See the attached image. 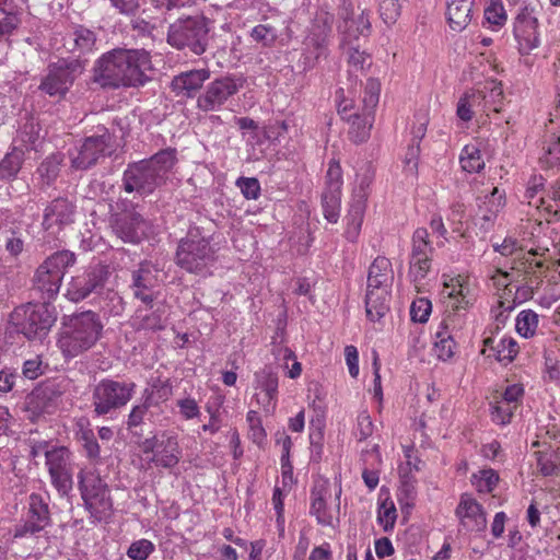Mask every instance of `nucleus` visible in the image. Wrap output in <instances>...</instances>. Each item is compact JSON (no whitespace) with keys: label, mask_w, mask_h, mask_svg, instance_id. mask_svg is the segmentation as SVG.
<instances>
[{"label":"nucleus","mask_w":560,"mask_h":560,"mask_svg":"<svg viewBox=\"0 0 560 560\" xmlns=\"http://www.w3.org/2000/svg\"><path fill=\"white\" fill-rule=\"evenodd\" d=\"M61 156L59 154L49 155L38 167V174L46 184H50L59 173Z\"/></svg>","instance_id":"63"},{"label":"nucleus","mask_w":560,"mask_h":560,"mask_svg":"<svg viewBox=\"0 0 560 560\" xmlns=\"http://www.w3.org/2000/svg\"><path fill=\"white\" fill-rule=\"evenodd\" d=\"M10 322L27 339H42L56 322V315L54 308L47 304L27 303L11 313Z\"/></svg>","instance_id":"7"},{"label":"nucleus","mask_w":560,"mask_h":560,"mask_svg":"<svg viewBox=\"0 0 560 560\" xmlns=\"http://www.w3.org/2000/svg\"><path fill=\"white\" fill-rule=\"evenodd\" d=\"M161 271L150 261H144L133 273L135 295L143 303L152 302L151 289L161 280Z\"/></svg>","instance_id":"31"},{"label":"nucleus","mask_w":560,"mask_h":560,"mask_svg":"<svg viewBox=\"0 0 560 560\" xmlns=\"http://www.w3.org/2000/svg\"><path fill=\"white\" fill-rule=\"evenodd\" d=\"M215 261V248L211 245L210 235L200 228L189 229L187 235L180 240L176 262L188 272L207 276Z\"/></svg>","instance_id":"5"},{"label":"nucleus","mask_w":560,"mask_h":560,"mask_svg":"<svg viewBox=\"0 0 560 560\" xmlns=\"http://www.w3.org/2000/svg\"><path fill=\"white\" fill-rule=\"evenodd\" d=\"M154 549V544L151 540L142 538L133 541L129 546L127 556L131 560H147Z\"/></svg>","instance_id":"64"},{"label":"nucleus","mask_w":560,"mask_h":560,"mask_svg":"<svg viewBox=\"0 0 560 560\" xmlns=\"http://www.w3.org/2000/svg\"><path fill=\"white\" fill-rule=\"evenodd\" d=\"M441 295L445 299L446 314H462L475 302L477 295L476 279L468 275H443ZM465 316V314L463 313Z\"/></svg>","instance_id":"9"},{"label":"nucleus","mask_w":560,"mask_h":560,"mask_svg":"<svg viewBox=\"0 0 560 560\" xmlns=\"http://www.w3.org/2000/svg\"><path fill=\"white\" fill-rule=\"evenodd\" d=\"M110 140L112 137L108 132L86 138L80 149L71 154L72 167L86 170L94 165L100 158L110 153Z\"/></svg>","instance_id":"25"},{"label":"nucleus","mask_w":560,"mask_h":560,"mask_svg":"<svg viewBox=\"0 0 560 560\" xmlns=\"http://www.w3.org/2000/svg\"><path fill=\"white\" fill-rule=\"evenodd\" d=\"M474 0H448L447 20L453 31H463L471 21Z\"/></svg>","instance_id":"37"},{"label":"nucleus","mask_w":560,"mask_h":560,"mask_svg":"<svg viewBox=\"0 0 560 560\" xmlns=\"http://www.w3.org/2000/svg\"><path fill=\"white\" fill-rule=\"evenodd\" d=\"M75 256L68 250L57 252L49 256L37 269L35 284L47 298L58 293L67 269L73 266Z\"/></svg>","instance_id":"12"},{"label":"nucleus","mask_w":560,"mask_h":560,"mask_svg":"<svg viewBox=\"0 0 560 560\" xmlns=\"http://www.w3.org/2000/svg\"><path fill=\"white\" fill-rule=\"evenodd\" d=\"M432 252L427 229H417L412 235L408 268V279L417 290L420 289L422 280L431 270Z\"/></svg>","instance_id":"14"},{"label":"nucleus","mask_w":560,"mask_h":560,"mask_svg":"<svg viewBox=\"0 0 560 560\" xmlns=\"http://www.w3.org/2000/svg\"><path fill=\"white\" fill-rule=\"evenodd\" d=\"M375 172L369 164L363 165L355 174L354 184L350 197V202L368 206V199L371 194V186L374 180Z\"/></svg>","instance_id":"38"},{"label":"nucleus","mask_w":560,"mask_h":560,"mask_svg":"<svg viewBox=\"0 0 560 560\" xmlns=\"http://www.w3.org/2000/svg\"><path fill=\"white\" fill-rule=\"evenodd\" d=\"M481 148L482 142L475 140L462 149L459 163L465 172L479 173L483 170L485 160L481 153Z\"/></svg>","instance_id":"43"},{"label":"nucleus","mask_w":560,"mask_h":560,"mask_svg":"<svg viewBox=\"0 0 560 560\" xmlns=\"http://www.w3.org/2000/svg\"><path fill=\"white\" fill-rule=\"evenodd\" d=\"M500 284L505 287V290L509 293L514 291V303H523L532 298L533 290L527 284H521L517 279H515V273L503 272L500 275L498 280Z\"/></svg>","instance_id":"48"},{"label":"nucleus","mask_w":560,"mask_h":560,"mask_svg":"<svg viewBox=\"0 0 560 560\" xmlns=\"http://www.w3.org/2000/svg\"><path fill=\"white\" fill-rule=\"evenodd\" d=\"M45 457L52 486L67 495L73 485L71 452L65 446L52 447L45 451Z\"/></svg>","instance_id":"17"},{"label":"nucleus","mask_w":560,"mask_h":560,"mask_svg":"<svg viewBox=\"0 0 560 560\" xmlns=\"http://www.w3.org/2000/svg\"><path fill=\"white\" fill-rule=\"evenodd\" d=\"M246 422L248 424V439L261 447L266 442L267 433L258 412L249 410L246 415Z\"/></svg>","instance_id":"55"},{"label":"nucleus","mask_w":560,"mask_h":560,"mask_svg":"<svg viewBox=\"0 0 560 560\" xmlns=\"http://www.w3.org/2000/svg\"><path fill=\"white\" fill-rule=\"evenodd\" d=\"M140 450L148 463L158 468L172 469L182 458L178 435L172 430L162 431L140 443Z\"/></svg>","instance_id":"8"},{"label":"nucleus","mask_w":560,"mask_h":560,"mask_svg":"<svg viewBox=\"0 0 560 560\" xmlns=\"http://www.w3.org/2000/svg\"><path fill=\"white\" fill-rule=\"evenodd\" d=\"M366 207L364 205H359L358 202H348V210L345 217V237L349 242H355L360 235Z\"/></svg>","instance_id":"42"},{"label":"nucleus","mask_w":560,"mask_h":560,"mask_svg":"<svg viewBox=\"0 0 560 560\" xmlns=\"http://www.w3.org/2000/svg\"><path fill=\"white\" fill-rule=\"evenodd\" d=\"M257 388L264 393L262 405L266 410L273 409L278 394V376L272 371L264 369L255 374Z\"/></svg>","instance_id":"39"},{"label":"nucleus","mask_w":560,"mask_h":560,"mask_svg":"<svg viewBox=\"0 0 560 560\" xmlns=\"http://www.w3.org/2000/svg\"><path fill=\"white\" fill-rule=\"evenodd\" d=\"M176 162V151L165 149L149 160L129 165L124 172L122 185L127 192L148 195L159 187Z\"/></svg>","instance_id":"2"},{"label":"nucleus","mask_w":560,"mask_h":560,"mask_svg":"<svg viewBox=\"0 0 560 560\" xmlns=\"http://www.w3.org/2000/svg\"><path fill=\"white\" fill-rule=\"evenodd\" d=\"M539 317L533 310L521 311L515 318V329L520 336L529 339L537 331Z\"/></svg>","instance_id":"50"},{"label":"nucleus","mask_w":560,"mask_h":560,"mask_svg":"<svg viewBox=\"0 0 560 560\" xmlns=\"http://www.w3.org/2000/svg\"><path fill=\"white\" fill-rule=\"evenodd\" d=\"M135 392L133 383L103 380L93 393L94 410L97 415H107L112 410L125 406Z\"/></svg>","instance_id":"13"},{"label":"nucleus","mask_w":560,"mask_h":560,"mask_svg":"<svg viewBox=\"0 0 560 560\" xmlns=\"http://www.w3.org/2000/svg\"><path fill=\"white\" fill-rule=\"evenodd\" d=\"M338 114L348 124V136L354 143L365 142L370 138L374 114L362 109L355 110L352 101L342 100L338 104Z\"/></svg>","instance_id":"21"},{"label":"nucleus","mask_w":560,"mask_h":560,"mask_svg":"<svg viewBox=\"0 0 560 560\" xmlns=\"http://www.w3.org/2000/svg\"><path fill=\"white\" fill-rule=\"evenodd\" d=\"M149 224L138 213H129L118 218L114 231L119 238L127 243H139L145 235Z\"/></svg>","instance_id":"30"},{"label":"nucleus","mask_w":560,"mask_h":560,"mask_svg":"<svg viewBox=\"0 0 560 560\" xmlns=\"http://www.w3.org/2000/svg\"><path fill=\"white\" fill-rule=\"evenodd\" d=\"M524 397L525 385L522 382H508L491 402L492 421L500 425L510 423L514 412L522 406Z\"/></svg>","instance_id":"15"},{"label":"nucleus","mask_w":560,"mask_h":560,"mask_svg":"<svg viewBox=\"0 0 560 560\" xmlns=\"http://www.w3.org/2000/svg\"><path fill=\"white\" fill-rule=\"evenodd\" d=\"M431 312L432 303L428 298H418L410 305V318L415 323H427Z\"/></svg>","instance_id":"61"},{"label":"nucleus","mask_w":560,"mask_h":560,"mask_svg":"<svg viewBox=\"0 0 560 560\" xmlns=\"http://www.w3.org/2000/svg\"><path fill=\"white\" fill-rule=\"evenodd\" d=\"M243 86V80L223 77L209 84L205 94L199 96L198 106L202 110L219 109L232 95Z\"/></svg>","instance_id":"23"},{"label":"nucleus","mask_w":560,"mask_h":560,"mask_svg":"<svg viewBox=\"0 0 560 560\" xmlns=\"http://www.w3.org/2000/svg\"><path fill=\"white\" fill-rule=\"evenodd\" d=\"M497 359L504 363H511L518 353V345L512 337L504 336L500 339L497 347Z\"/></svg>","instance_id":"58"},{"label":"nucleus","mask_w":560,"mask_h":560,"mask_svg":"<svg viewBox=\"0 0 560 560\" xmlns=\"http://www.w3.org/2000/svg\"><path fill=\"white\" fill-rule=\"evenodd\" d=\"M545 187V178L541 175H534L527 183L525 198L529 206L537 210L545 209L547 200L542 196Z\"/></svg>","instance_id":"51"},{"label":"nucleus","mask_w":560,"mask_h":560,"mask_svg":"<svg viewBox=\"0 0 560 560\" xmlns=\"http://www.w3.org/2000/svg\"><path fill=\"white\" fill-rule=\"evenodd\" d=\"M25 151L14 145L0 162V178L11 179L16 176L24 161Z\"/></svg>","instance_id":"47"},{"label":"nucleus","mask_w":560,"mask_h":560,"mask_svg":"<svg viewBox=\"0 0 560 560\" xmlns=\"http://www.w3.org/2000/svg\"><path fill=\"white\" fill-rule=\"evenodd\" d=\"M480 100L477 91H466L457 101L456 117L463 122L471 121L476 112H480Z\"/></svg>","instance_id":"46"},{"label":"nucleus","mask_w":560,"mask_h":560,"mask_svg":"<svg viewBox=\"0 0 560 560\" xmlns=\"http://www.w3.org/2000/svg\"><path fill=\"white\" fill-rule=\"evenodd\" d=\"M75 207L66 198H57L44 209L42 226L45 232L56 236L74 221Z\"/></svg>","instance_id":"26"},{"label":"nucleus","mask_w":560,"mask_h":560,"mask_svg":"<svg viewBox=\"0 0 560 560\" xmlns=\"http://www.w3.org/2000/svg\"><path fill=\"white\" fill-rule=\"evenodd\" d=\"M342 34V45L347 47L348 63L351 71H364L372 65V59L365 51L359 50L357 47L351 46V39H357L360 36H368L371 30L369 15L364 10H361L355 15L353 9L348 7L343 8L342 22L338 26Z\"/></svg>","instance_id":"6"},{"label":"nucleus","mask_w":560,"mask_h":560,"mask_svg":"<svg viewBox=\"0 0 560 560\" xmlns=\"http://www.w3.org/2000/svg\"><path fill=\"white\" fill-rule=\"evenodd\" d=\"M49 524L48 505L40 494L28 498V513L23 524L16 526L14 537H24L43 530Z\"/></svg>","instance_id":"29"},{"label":"nucleus","mask_w":560,"mask_h":560,"mask_svg":"<svg viewBox=\"0 0 560 560\" xmlns=\"http://www.w3.org/2000/svg\"><path fill=\"white\" fill-rule=\"evenodd\" d=\"M19 140L26 150H37L40 141V127L34 120H30L19 131Z\"/></svg>","instance_id":"56"},{"label":"nucleus","mask_w":560,"mask_h":560,"mask_svg":"<svg viewBox=\"0 0 560 560\" xmlns=\"http://www.w3.org/2000/svg\"><path fill=\"white\" fill-rule=\"evenodd\" d=\"M381 92V83L378 80L370 78L364 86V94L362 98L364 110L373 113L374 108L378 104Z\"/></svg>","instance_id":"62"},{"label":"nucleus","mask_w":560,"mask_h":560,"mask_svg":"<svg viewBox=\"0 0 560 560\" xmlns=\"http://www.w3.org/2000/svg\"><path fill=\"white\" fill-rule=\"evenodd\" d=\"M85 493V498L82 500L91 516L97 522L106 521L112 515L113 511V502L109 492L93 495H89L86 491Z\"/></svg>","instance_id":"40"},{"label":"nucleus","mask_w":560,"mask_h":560,"mask_svg":"<svg viewBox=\"0 0 560 560\" xmlns=\"http://www.w3.org/2000/svg\"><path fill=\"white\" fill-rule=\"evenodd\" d=\"M78 479L82 499L85 498V491L89 492V495L109 492L107 485L92 467L81 468Z\"/></svg>","instance_id":"44"},{"label":"nucleus","mask_w":560,"mask_h":560,"mask_svg":"<svg viewBox=\"0 0 560 560\" xmlns=\"http://www.w3.org/2000/svg\"><path fill=\"white\" fill-rule=\"evenodd\" d=\"M394 280L392 262L384 256L376 257L369 268L365 311L370 320H380L389 311Z\"/></svg>","instance_id":"4"},{"label":"nucleus","mask_w":560,"mask_h":560,"mask_svg":"<svg viewBox=\"0 0 560 560\" xmlns=\"http://www.w3.org/2000/svg\"><path fill=\"white\" fill-rule=\"evenodd\" d=\"M506 12L501 0H488L485 21L492 31L500 30L506 22Z\"/></svg>","instance_id":"52"},{"label":"nucleus","mask_w":560,"mask_h":560,"mask_svg":"<svg viewBox=\"0 0 560 560\" xmlns=\"http://www.w3.org/2000/svg\"><path fill=\"white\" fill-rule=\"evenodd\" d=\"M397 510L394 501L389 497L380 499L377 506V524L384 529V532H390L394 529L397 521Z\"/></svg>","instance_id":"49"},{"label":"nucleus","mask_w":560,"mask_h":560,"mask_svg":"<svg viewBox=\"0 0 560 560\" xmlns=\"http://www.w3.org/2000/svg\"><path fill=\"white\" fill-rule=\"evenodd\" d=\"M167 42L177 49L189 48L194 54L205 52L208 27L201 18H188L171 25Z\"/></svg>","instance_id":"11"},{"label":"nucleus","mask_w":560,"mask_h":560,"mask_svg":"<svg viewBox=\"0 0 560 560\" xmlns=\"http://www.w3.org/2000/svg\"><path fill=\"white\" fill-rule=\"evenodd\" d=\"M127 61L122 66L125 86H140L149 81L154 66L150 54L144 49H124Z\"/></svg>","instance_id":"20"},{"label":"nucleus","mask_w":560,"mask_h":560,"mask_svg":"<svg viewBox=\"0 0 560 560\" xmlns=\"http://www.w3.org/2000/svg\"><path fill=\"white\" fill-rule=\"evenodd\" d=\"M85 493V498L82 500L91 516L97 522L106 521L112 515L113 511V502L109 492L93 495H89L86 491Z\"/></svg>","instance_id":"41"},{"label":"nucleus","mask_w":560,"mask_h":560,"mask_svg":"<svg viewBox=\"0 0 560 560\" xmlns=\"http://www.w3.org/2000/svg\"><path fill=\"white\" fill-rule=\"evenodd\" d=\"M103 327L100 316L92 311L74 314L63 322L58 347L65 357H78L97 342Z\"/></svg>","instance_id":"3"},{"label":"nucleus","mask_w":560,"mask_h":560,"mask_svg":"<svg viewBox=\"0 0 560 560\" xmlns=\"http://www.w3.org/2000/svg\"><path fill=\"white\" fill-rule=\"evenodd\" d=\"M331 24L332 16L329 13L325 12L317 15L315 24L305 39L306 48H313V50L310 51L311 58L317 59L324 54Z\"/></svg>","instance_id":"32"},{"label":"nucleus","mask_w":560,"mask_h":560,"mask_svg":"<svg viewBox=\"0 0 560 560\" xmlns=\"http://www.w3.org/2000/svg\"><path fill=\"white\" fill-rule=\"evenodd\" d=\"M95 34L83 26L75 27L63 39L65 49L78 56L92 52L95 49Z\"/></svg>","instance_id":"33"},{"label":"nucleus","mask_w":560,"mask_h":560,"mask_svg":"<svg viewBox=\"0 0 560 560\" xmlns=\"http://www.w3.org/2000/svg\"><path fill=\"white\" fill-rule=\"evenodd\" d=\"M336 487L335 497L328 480L316 482L312 489L310 513L322 526L334 528L339 523L341 485Z\"/></svg>","instance_id":"10"},{"label":"nucleus","mask_w":560,"mask_h":560,"mask_svg":"<svg viewBox=\"0 0 560 560\" xmlns=\"http://www.w3.org/2000/svg\"><path fill=\"white\" fill-rule=\"evenodd\" d=\"M171 387L167 383L158 381L144 390V399L148 405H159L168 399Z\"/></svg>","instance_id":"60"},{"label":"nucleus","mask_w":560,"mask_h":560,"mask_svg":"<svg viewBox=\"0 0 560 560\" xmlns=\"http://www.w3.org/2000/svg\"><path fill=\"white\" fill-rule=\"evenodd\" d=\"M72 82L73 78L68 68L61 66L51 67L39 88L50 96H61L69 90Z\"/></svg>","instance_id":"35"},{"label":"nucleus","mask_w":560,"mask_h":560,"mask_svg":"<svg viewBox=\"0 0 560 560\" xmlns=\"http://www.w3.org/2000/svg\"><path fill=\"white\" fill-rule=\"evenodd\" d=\"M20 20L15 11L13 2L8 1L7 4L0 0V42L10 35L19 25Z\"/></svg>","instance_id":"53"},{"label":"nucleus","mask_w":560,"mask_h":560,"mask_svg":"<svg viewBox=\"0 0 560 560\" xmlns=\"http://www.w3.org/2000/svg\"><path fill=\"white\" fill-rule=\"evenodd\" d=\"M455 514L459 526L466 532L481 533L487 528V514L471 494H462Z\"/></svg>","instance_id":"28"},{"label":"nucleus","mask_w":560,"mask_h":560,"mask_svg":"<svg viewBox=\"0 0 560 560\" xmlns=\"http://www.w3.org/2000/svg\"><path fill=\"white\" fill-rule=\"evenodd\" d=\"M126 61L124 49H114L104 54L95 63L94 81L103 88L125 86L122 66Z\"/></svg>","instance_id":"19"},{"label":"nucleus","mask_w":560,"mask_h":560,"mask_svg":"<svg viewBox=\"0 0 560 560\" xmlns=\"http://www.w3.org/2000/svg\"><path fill=\"white\" fill-rule=\"evenodd\" d=\"M106 275L104 266H95L84 273L73 277L68 284L66 296L72 302H80L91 293L98 292L104 285Z\"/></svg>","instance_id":"24"},{"label":"nucleus","mask_w":560,"mask_h":560,"mask_svg":"<svg viewBox=\"0 0 560 560\" xmlns=\"http://www.w3.org/2000/svg\"><path fill=\"white\" fill-rule=\"evenodd\" d=\"M544 225L537 220L523 222L517 235H508L502 244L494 245V250L503 256L515 255L525 272L535 273L545 265L544 256L549 250V241L541 237Z\"/></svg>","instance_id":"1"},{"label":"nucleus","mask_w":560,"mask_h":560,"mask_svg":"<svg viewBox=\"0 0 560 560\" xmlns=\"http://www.w3.org/2000/svg\"><path fill=\"white\" fill-rule=\"evenodd\" d=\"M539 163L545 168L560 167V130L549 135L544 141Z\"/></svg>","instance_id":"45"},{"label":"nucleus","mask_w":560,"mask_h":560,"mask_svg":"<svg viewBox=\"0 0 560 560\" xmlns=\"http://www.w3.org/2000/svg\"><path fill=\"white\" fill-rule=\"evenodd\" d=\"M405 462L398 466L399 478H413V472L419 470V458L412 445L402 447Z\"/></svg>","instance_id":"59"},{"label":"nucleus","mask_w":560,"mask_h":560,"mask_svg":"<svg viewBox=\"0 0 560 560\" xmlns=\"http://www.w3.org/2000/svg\"><path fill=\"white\" fill-rule=\"evenodd\" d=\"M342 185L341 166L339 162L331 160L328 164L325 188L322 195L323 213L330 223H337L340 217Z\"/></svg>","instance_id":"18"},{"label":"nucleus","mask_w":560,"mask_h":560,"mask_svg":"<svg viewBox=\"0 0 560 560\" xmlns=\"http://www.w3.org/2000/svg\"><path fill=\"white\" fill-rule=\"evenodd\" d=\"M499 482V475L495 470L481 469L471 476V483L479 493L491 492Z\"/></svg>","instance_id":"54"},{"label":"nucleus","mask_w":560,"mask_h":560,"mask_svg":"<svg viewBox=\"0 0 560 560\" xmlns=\"http://www.w3.org/2000/svg\"><path fill=\"white\" fill-rule=\"evenodd\" d=\"M210 77L206 69L183 72L172 81L173 91L177 95L192 96Z\"/></svg>","instance_id":"34"},{"label":"nucleus","mask_w":560,"mask_h":560,"mask_svg":"<svg viewBox=\"0 0 560 560\" xmlns=\"http://www.w3.org/2000/svg\"><path fill=\"white\" fill-rule=\"evenodd\" d=\"M514 36L522 55H527L539 46L538 21L532 9L524 8L517 14L514 23Z\"/></svg>","instance_id":"27"},{"label":"nucleus","mask_w":560,"mask_h":560,"mask_svg":"<svg viewBox=\"0 0 560 560\" xmlns=\"http://www.w3.org/2000/svg\"><path fill=\"white\" fill-rule=\"evenodd\" d=\"M480 96V112L489 116V112L500 113L503 107L502 84L495 80L487 81L482 88L474 89Z\"/></svg>","instance_id":"36"},{"label":"nucleus","mask_w":560,"mask_h":560,"mask_svg":"<svg viewBox=\"0 0 560 560\" xmlns=\"http://www.w3.org/2000/svg\"><path fill=\"white\" fill-rule=\"evenodd\" d=\"M505 203V191L498 187H493L490 192L478 197V211L474 219V224L482 234L492 229Z\"/></svg>","instance_id":"22"},{"label":"nucleus","mask_w":560,"mask_h":560,"mask_svg":"<svg viewBox=\"0 0 560 560\" xmlns=\"http://www.w3.org/2000/svg\"><path fill=\"white\" fill-rule=\"evenodd\" d=\"M463 314H446L434 334L433 351L441 361L451 360L457 348L456 338L465 325Z\"/></svg>","instance_id":"16"},{"label":"nucleus","mask_w":560,"mask_h":560,"mask_svg":"<svg viewBox=\"0 0 560 560\" xmlns=\"http://www.w3.org/2000/svg\"><path fill=\"white\" fill-rule=\"evenodd\" d=\"M537 466L544 476L556 475L560 471V455L555 452H538Z\"/></svg>","instance_id":"57"}]
</instances>
